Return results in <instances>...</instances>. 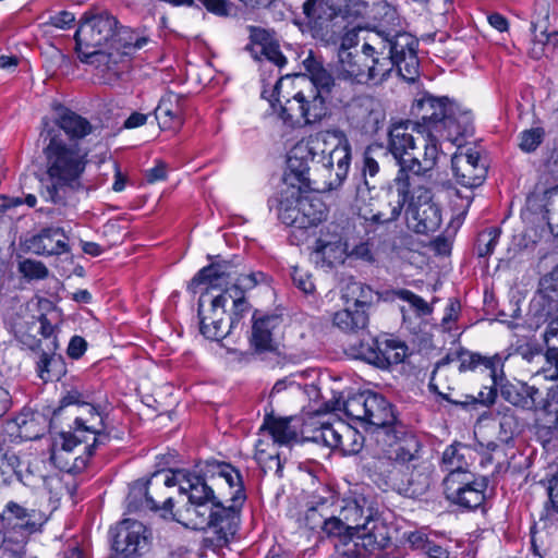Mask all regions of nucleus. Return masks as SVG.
Returning a JSON list of instances; mask_svg holds the SVG:
<instances>
[{"mask_svg":"<svg viewBox=\"0 0 558 558\" xmlns=\"http://www.w3.org/2000/svg\"><path fill=\"white\" fill-rule=\"evenodd\" d=\"M451 166L457 182L465 187H477L486 179L487 168L481 162V156L476 149L458 148L451 158Z\"/></svg>","mask_w":558,"mask_h":558,"instance_id":"18","label":"nucleus"},{"mask_svg":"<svg viewBox=\"0 0 558 558\" xmlns=\"http://www.w3.org/2000/svg\"><path fill=\"white\" fill-rule=\"evenodd\" d=\"M429 463L421 457V444L413 436L393 442L387 454L374 462L375 472L392 486L428 485Z\"/></svg>","mask_w":558,"mask_h":558,"instance_id":"8","label":"nucleus"},{"mask_svg":"<svg viewBox=\"0 0 558 558\" xmlns=\"http://www.w3.org/2000/svg\"><path fill=\"white\" fill-rule=\"evenodd\" d=\"M373 512V508L364 496L354 495L341 500L338 515L355 531L367 518H371Z\"/></svg>","mask_w":558,"mask_h":558,"instance_id":"33","label":"nucleus"},{"mask_svg":"<svg viewBox=\"0 0 558 558\" xmlns=\"http://www.w3.org/2000/svg\"><path fill=\"white\" fill-rule=\"evenodd\" d=\"M351 145L339 130L320 131L299 142L288 157L286 180L299 190L319 193L339 189L348 177Z\"/></svg>","mask_w":558,"mask_h":558,"instance_id":"2","label":"nucleus"},{"mask_svg":"<svg viewBox=\"0 0 558 558\" xmlns=\"http://www.w3.org/2000/svg\"><path fill=\"white\" fill-rule=\"evenodd\" d=\"M235 275L230 263L217 262L202 268L189 284V290L196 293V289L201 284H208L211 288H219L229 283V279Z\"/></svg>","mask_w":558,"mask_h":558,"instance_id":"30","label":"nucleus"},{"mask_svg":"<svg viewBox=\"0 0 558 558\" xmlns=\"http://www.w3.org/2000/svg\"><path fill=\"white\" fill-rule=\"evenodd\" d=\"M313 256L316 264L332 267L344 262L348 256L347 245L338 234L319 236L315 242Z\"/></svg>","mask_w":558,"mask_h":558,"instance_id":"29","label":"nucleus"},{"mask_svg":"<svg viewBox=\"0 0 558 558\" xmlns=\"http://www.w3.org/2000/svg\"><path fill=\"white\" fill-rule=\"evenodd\" d=\"M340 424L344 423L341 421L331 423L325 416H316L304 424L303 433L306 434L307 439L313 442L337 449L339 447V439L341 438Z\"/></svg>","mask_w":558,"mask_h":558,"instance_id":"26","label":"nucleus"},{"mask_svg":"<svg viewBox=\"0 0 558 558\" xmlns=\"http://www.w3.org/2000/svg\"><path fill=\"white\" fill-rule=\"evenodd\" d=\"M365 412L364 423L376 427L387 426L395 421L391 405L384 397L377 393L368 392Z\"/></svg>","mask_w":558,"mask_h":558,"instance_id":"35","label":"nucleus"},{"mask_svg":"<svg viewBox=\"0 0 558 558\" xmlns=\"http://www.w3.org/2000/svg\"><path fill=\"white\" fill-rule=\"evenodd\" d=\"M356 7V10L353 13H350V17L341 25H329V28L333 34L344 31V34L341 37V44L339 50H347L350 51L351 48L355 47L359 43V32L362 29V26L360 23H354V20L356 15L362 14L360 8H364L363 2H356L354 4Z\"/></svg>","mask_w":558,"mask_h":558,"instance_id":"42","label":"nucleus"},{"mask_svg":"<svg viewBox=\"0 0 558 558\" xmlns=\"http://www.w3.org/2000/svg\"><path fill=\"white\" fill-rule=\"evenodd\" d=\"M418 194L412 198L405 209V221L410 230L427 234L438 230L441 225L439 207L432 202L427 189H418Z\"/></svg>","mask_w":558,"mask_h":558,"instance_id":"13","label":"nucleus"},{"mask_svg":"<svg viewBox=\"0 0 558 558\" xmlns=\"http://www.w3.org/2000/svg\"><path fill=\"white\" fill-rule=\"evenodd\" d=\"M307 74L277 81L268 98L278 117L291 126L312 124L327 116V99L335 86L332 75L313 57L303 61Z\"/></svg>","mask_w":558,"mask_h":558,"instance_id":"4","label":"nucleus"},{"mask_svg":"<svg viewBox=\"0 0 558 558\" xmlns=\"http://www.w3.org/2000/svg\"><path fill=\"white\" fill-rule=\"evenodd\" d=\"M68 235L63 228L47 227L25 241L26 248L41 256L61 255L70 252Z\"/></svg>","mask_w":558,"mask_h":558,"instance_id":"22","label":"nucleus"},{"mask_svg":"<svg viewBox=\"0 0 558 558\" xmlns=\"http://www.w3.org/2000/svg\"><path fill=\"white\" fill-rule=\"evenodd\" d=\"M146 529L143 523L126 519L117 526V533L113 538V549L121 555L117 558H130L138 555L146 546Z\"/></svg>","mask_w":558,"mask_h":558,"instance_id":"19","label":"nucleus"},{"mask_svg":"<svg viewBox=\"0 0 558 558\" xmlns=\"http://www.w3.org/2000/svg\"><path fill=\"white\" fill-rule=\"evenodd\" d=\"M278 217L282 223L298 229H305L303 215L301 214V197L287 198L280 202Z\"/></svg>","mask_w":558,"mask_h":558,"instance_id":"45","label":"nucleus"},{"mask_svg":"<svg viewBox=\"0 0 558 558\" xmlns=\"http://www.w3.org/2000/svg\"><path fill=\"white\" fill-rule=\"evenodd\" d=\"M461 305L460 302L451 299L445 310V315L441 319V327L446 331H450L452 329L453 324L458 320L460 314Z\"/></svg>","mask_w":558,"mask_h":558,"instance_id":"61","label":"nucleus"},{"mask_svg":"<svg viewBox=\"0 0 558 558\" xmlns=\"http://www.w3.org/2000/svg\"><path fill=\"white\" fill-rule=\"evenodd\" d=\"M543 312H545V322H548L547 328L544 332V339L548 342L550 338L558 335V315H556L558 311L555 305L543 304Z\"/></svg>","mask_w":558,"mask_h":558,"instance_id":"59","label":"nucleus"},{"mask_svg":"<svg viewBox=\"0 0 558 558\" xmlns=\"http://www.w3.org/2000/svg\"><path fill=\"white\" fill-rule=\"evenodd\" d=\"M441 377V372L436 369L429 380L428 387L429 390L440 396L444 400L453 403V404H461V405H469L474 403H481L483 405H490L494 403L497 391H495L494 388H487L486 391H481L478 393V398L472 397V396H464V399H453L451 397L452 388L450 386L441 387L439 385V380Z\"/></svg>","mask_w":558,"mask_h":558,"instance_id":"34","label":"nucleus"},{"mask_svg":"<svg viewBox=\"0 0 558 558\" xmlns=\"http://www.w3.org/2000/svg\"><path fill=\"white\" fill-rule=\"evenodd\" d=\"M453 102L454 101L447 97L437 98L432 95H425L422 98L415 99L411 107V113L415 116L418 121H404L399 124H410L411 129L417 128L435 134V125L442 121Z\"/></svg>","mask_w":558,"mask_h":558,"instance_id":"16","label":"nucleus"},{"mask_svg":"<svg viewBox=\"0 0 558 558\" xmlns=\"http://www.w3.org/2000/svg\"><path fill=\"white\" fill-rule=\"evenodd\" d=\"M291 418L267 416L264 421L262 430H267L271 436L274 444L279 446H291L298 439V433L290 425Z\"/></svg>","mask_w":558,"mask_h":558,"instance_id":"37","label":"nucleus"},{"mask_svg":"<svg viewBox=\"0 0 558 558\" xmlns=\"http://www.w3.org/2000/svg\"><path fill=\"white\" fill-rule=\"evenodd\" d=\"M436 137L447 140L461 148L464 137L473 134V116L470 109L461 104H451L450 110L436 125Z\"/></svg>","mask_w":558,"mask_h":558,"instance_id":"14","label":"nucleus"},{"mask_svg":"<svg viewBox=\"0 0 558 558\" xmlns=\"http://www.w3.org/2000/svg\"><path fill=\"white\" fill-rule=\"evenodd\" d=\"M471 454L469 447L458 444L449 446L442 453L441 465L448 472V475L453 473H470L468 471L466 457Z\"/></svg>","mask_w":558,"mask_h":558,"instance_id":"40","label":"nucleus"},{"mask_svg":"<svg viewBox=\"0 0 558 558\" xmlns=\"http://www.w3.org/2000/svg\"><path fill=\"white\" fill-rule=\"evenodd\" d=\"M69 405H77L80 413L74 420L73 430L61 434L60 447L63 451L70 452L80 444L87 442L92 439L93 442L84 447L86 457L75 458V461H80L75 466L83 468L88 458L93 454V449L98 445L105 444V440L108 438V436L104 434V410H100L92 403L90 393L81 391L77 388H72L66 391L60 400L59 410Z\"/></svg>","mask_w":558,"mask_h":558,"instance_id":"7","label":"nucleus"},{"mask_svg":"<svg viewBox=\"0 0 558 558\" xmlns=\"http://www.w3.org/2000/svg\"><path fill=\"white\" fill-rule=\"evenodd\" d=\"M417 41L407 33L392 38L381 33H372L363 44L361 54L339 50L338 73L345 80L356 83L383 82L396 68L409 82L418 75Z\"/></svg>","mask_w":558,"mask_h":558,"instance_id":"3","label":"nucleus"},{"mask_svg":"<svg viewBox=\"0 0 558 558\" xmlns=\"http://www.w3.org/2000/svg\"><path fill=\"white\" fill-rule=\"evenodd\" d=\"M303 11L310 22L320 29H328L329 25L341 26L351 13L345 0H307Z\"/></svg>","mask_w":558,"mask_h":558,"instance_id":"17","label":"nucleus"},{"mask_svg":"<svg viewBox=\"0 0 558 558\" xmlns=\"http://www.w3.org/2000/svg\"><path fill=\"white\" fill-rule=\"evenodd\" d=\"M38 531L36 522L16 523L5 532L0 531V558H23L28 536Z\"/></svg>","mask_w":558,"mask_h":558,"instance_id":"24","label":"nucleus"},{"mask_svg":"<svg viewBox=\"0 0 558 558\" xmlns=\"http://www.w3.org/2000/svg\"><path fill=\"white\" fill-rule=\"evenodd\" d=\"M405 354L404 343L395 339L363 340L359 349V357L380 368L402 362Z\"/></svg>","mask_w":558,"mask_h":558,"instance_id":"15","label":"nucleus"},{"mask_svg":"<svg viewBox=\"0 0 558 558\" xmlns=\"http://www.w3.org/2000/svg\"><path fill=\"white\" fill-rule=\"evenodd\" d=\"M279 323L277 316L255 319L252 327L251 344L257 352H278L280 343L275 336V330Z\"/></svg>","mask_w":558,"mask_h":558,"instance_id":"27","label":"nucleus"},{"mask_svg":"<svg viewBox=\"0 0 558 558\" xmlns=\"http://www.w3.org/2000/svg\"><path fill=\"white\" fill-rule=\"evenodd\" d=\"M544 209L550 232L558 236V186L546 192Z\"/></svg>","mask_w":558,"mask_h":558,"instance_id":"51","label":"nucleus"},{"mask_svg":"<svg viewBox=\"0 0 558 558\" xmlns=\"http://www.w3.org/2000/svg\"><path fill=\"white\" fill-rule=\"evenodd\" d=\"M194 3H201L209 12L220 16H227L231 10V3L228 0H194Z\"/></svg>","mask_w":558,"mask_h":558,"instance_id":"63","label":"nucleus"},{"mask_svg":"<svg viewBox=\"0 0 558 558\" xmlns=\"http://www.w3.org/2000/svg\"><path fill=\"white\" fill-rule=\"evenodd\" d=\"M342 299L347 306L366 311L373 302L374 291L363 282L350 280L342 289Z\"/></svg>","mask_w":558,"mask_h":558,"instance_id":"38","label":"nucleus"},{"mask_svg":"<svg viewBox=\"0 0 558 558\" xmlns=\"http://www.w3.org/2000/svg\"><path fill=\"white\" fill-rule=\"evenodd\" d=\"M248 32L250 44L247 45V50L256 59L264 57L278 68H282L286 64V57L282 54L274 33L257 26H250Z\"/></svg>","mask_w":558,"mask_h":558,"instance_id":"23","label":"nucleus"},{"mask_svg":"<svg viewBox=\"0 0 558 558\" xmlns=\"http://www.w3.org/2000/svg\"><path fill=\"white\" fill-rule=\"evenodd\" d=\"M178 493L180 496H186L187 502H196L214 498L217 496L206 480L186 470H177Z\"/></svg>","mask_w":558,"mask_h":558,"instance_id":"28","label":"nucleus"},{"mask_svg":"<svg viewBox=\"0 0 558 558\" xmlns=\"http://www.w3.org/2000/svg\"><path fill=\"white\" fill-rule=\"evenodd\" d=\"M57 125L71 144L53 136L45 147L46 174L41 196L59 209L72 208L77 203L76 192L82 187L81 178L88 163L89 150L77 143L96 131L86 118L71 110L62 111Z\"/></svg>","mask_w":558,"mask_h":558,"instance_id":"1","label":"nucleus"},{"mask_svg":"<svg viewBox=\"0 0 558 558\" xmlns=\"http://www.w3.org/2000/svg\"><path fill=\"white\" fill-rule=\"evenodd\" d=\"M393 294L399 300L407 302L410 310H412L418 317L427 316L433 313V306L428 304L423 298L410 290L398 289L393 292Z\"/></svg>","mask_w":558,"mask_h":558,"instance_id":"49","label":"nucleus"},{"mask_svg":"<svg viewBox=\"0 0 558 558\" xmlns=\"http://www.w3.org/2000/svg\"><path fill=\"white\" fill-rule=\"evenodd\" d=\"M209 472L223 478L233 489L230 505H225L219 496L196 502H186L179 507L173 518L181 524L193 530L213 529L218 539L228 542L235 534L238 527V512L246 496L242 476L232 465L223 462L208 463Z\"/></svg>","mask_w":558,"mask_h":558,"instance_id":"5","label":"nucleus"},{"mask_svg":"<svg viewBox=\"0 0 558 558\" xmlns=\"http://www.w3.org/2000/svg\"><path fill=\"white\" fill-rule=\"evenodd\" d=\"M349 114L353 122L363 129L374 128L383 119L379 104L368 96L354 99L349 105Z\"/></svg>","mask_w":558,"mask_h":558,"instance_id":"32","label":"nucleus"},{"mask_svg":"<svg viewBox=\"0 0 558 558\" xmlns=\"http://www.w3.org/2000/svg\"><path fill=\"white\" fill-rule=\"evenodd\" d=\"M38 376L44 381L59 380L66 372L61 355L43 353L37 362Z\"/></svg>","mask_w":558,"mask_h":558,"instance_id":"43","label":"nucleus"},{"mask_svg":"<svg viewBox=\"0 0 558 558\" xmlns=\"http://www.w3.org/2000/svg\"><path fill=\"white\" fill-rule=\"evenodd\" d=\"M19 271L29 280H40L48 277L49 270L43 262L25 259L20 263Z\"/></svg>","mask_w":558,"mask_h":558,"instance_id":"57","label":"nucleus"},{"mask_svg":"<svg viewBox=\"0 0 558 558\" xmlns=\"http://www.w3.org/2000/svg\"><path fill=\"white\" fill-rule=\"evenodd\" d=\"M183 101L181 95L174 93L166 94L155 109V117L161 130L177 132L184 122Z\"/></svg>","mask_w":558,"mask_h":558,"instance_id":"25","label":"nucleus"},{"mask_svg":"<svg viewBox=\"0 0 558 558\" xmlns=\"http://www.w3.org/2000/svg\"><path fill=\"white\" fill-rule=\"evenodd\" d=\"M390 529L379 517L371 514L355 531L353 544L345 548L343 556L348 558L365 557L388 546Z\"/></svg>","mask_w":558,"mask_h":558,"instance_id":"12","label":"nucleus"},{"mask_svg":"<svg viewBox=\"0 0 558 558\" xmlns=\"http://www.w3.org/2000/svg\"><path fill=\"white\" fill-rule=\"evenodd\" d=\"M393 184L396 191H390L383 198L372 197L367 182L364 186L357 187L353 208L364 221L367 233L395 222L401 216L412 187L405 183L402 185L401 181L396 178Z\"/></svg>","mask_w":558,"mask_h":558,"instance_id":"10","label":"nucleus"},{"mask_svg":"<svg viewBox=\"0 0 558 558\" xmlns=\"http://www.w3.org/2000/svg\"><path fill=\"white\" fill-rule=\"evenodd\" d=\"M263 441H258V444L256 445L255 459L257 463L262 466L264 471L275 469L276 473L281 472L282 463L279 453L267 452L266 449L263 448Z\"/></svg>","mask_w":558,"mask_h":558,"instance_id":"52","label":"nucleus"},{"mask_svg":"<svg viewBox=\"0 0 558 558\" xmlns=\"http://www.w3.org/2000/svg\"><path fill=\"white\" fill-rule=\"evenodd\" d=\"M13 424L17 428L16 436L22 440L37 439L44 433V427L41 426L38 417L33 413H20L13 420Z\"/></svg>","mask_w":558,"mask_h":558,"instance_id":"44","label":"nucleus"},{"mask_svg":"<svg viewBox=\"0 0 558 558\" xmlns=\"http://www.w3.org/2000/svg\"><path fill=\"white\" fill-rule=\"evenodd\" d=\"M148 43V38L140 36L134 31L128 27H118L112 43V48L116 50L122 49L124 54L130 53L132 50L141 49Z\"/></svg>","mask_w":558,"mask_h":558,"instance_id":"46","label":"nucleus"},{"mask_svg":"<svg viewBox=\"0 0 558 558\" xmlns=\"http://www.w3.org/2000/svg\"><path fill=\"white\" fill-rule=\"evenodd\" d=\"M545 131L543 128H532L520 133L519 147L525 151H534L543 142Z\"/></svg>","mask_w":558,"mask_h":558,"instance_id":"56","label":"nucleus"},{"mask_svg":"<svg viewBox=\"0 0 558 558\" xmlns=\"http://www.w3.org/2000/svg\"><path fill=\"white\" fill-rule=\"evenodd\" d=\"M148 496V485L147 481L142 482L137 481L135 482L131 488L128 496V507L131 510H147L146 506L144 505L145 499H147Z\"/></svg>","mask_w":558,"mask_h":558,"instance_id":"55","label":"nucleus"},{"mask_svg":"<svg viewBox=\"0 0 558 558\" xmlns=\"http://www.w3.org/2000/svg\"><path fill=\"white\" fill-rule=\"evenodd\" d=\"M368 323V315L365 310L347 306L333 315V324L345 332H354L364 329Z\"/></svg>","mask_w":558,"mask_h":558,"instance_id":"41","label":"nucleus"},{"mask_svg":"<svg viewBox=\"0 0 558 558\" xmlns=\"http://www.w3.org/2000/svg\"><path fill=\"white\" fill-rule=\"evenodd\" d=\"M117 26V19L107 11L86 12L74 36L80 60L111 70L112 53L104 48L107 45L112 48Z\"/></svg>","mask_w":558,"mask_h":558,"instance_id":"9","label":"nucleus"},{"mask_svg":"<svg viewBox=\"0 0 558 558\" xmlns=\"http://www.w3.org/2000/svg\"><path fill=\"white\" fill-rule=\"evenodd\" d=\"M301 197V214L305 229L317 226L326 220L328 209L325 203L317 195L300 194Z\"/></svg>","mask_w":558,"mask_h":558,"instance_id":"39","label":"nucleus"},{"mask_svg":"<svg viewBox=\"0 0 558 558\" xmlns=\"http://www.w3.org/2000/svg\"><path fill=\"white\" fill-rule=\"evenodd\" d=\"M219 295H226L223 300V308L229 301L232 302L234 310V316L232 318L234 319L235 324L242 313H244L248 307L242 290L238 288H226Z\"/></svg>","mask_w":558,"mask_h":558,"instance_id":"53","label":"nucleus"},{"mask_svg":"<svg viewBox=\"0 0 558 558\" xmlns=\"http://www.w3.org/2000/svg\"><path fill=\"white\" fill-rule=\"evenodd\" d=\"M368 392H361L349 397L343 404V411L348 417L364 423L366 416Z\"/></svg>","mask_w":558,"mask_h":558,"instance_id":"50","label":"nucleus"},{"mask_svg":"<svg viewBox=\"0 0 558 558\" xmlns=\"http://www.w3.org/2000/svg\"><path fill=\"white\" fill-rule=\"evenodd\" d=\"M487 484L478 481L470 473H453L444 480V493L448 501L466 509L473 510L482 506L485 500Z\"/></svg>","mask_w":558,"mask_h":558,"instance_id":"11","label":"nucleus"},{"mask_svg":"<svg viewBox=\"0 0 558 558\" xmlns=\"http://www.w3.org/2000/svg\"><path fill=\"white\" fill-rule=\"evenodd\" d=\"M500 236L498 228H489L480 233L477 239V254L481 257L493 254Z\"/></svg>","mask_w":558,"mask_h":558,"instance_id":"54","label":"nucleus"},{"mask_svg":"<svg viewBox=\"0 0 558 558\" xmlns=\"http://www.w3.org/2000/svg\"><path fill=\"white\" fill-rule=\"evenodd\" d=\"M341 438L339 439V447L343 454L357 453L363 447V436L353 427L347 424H340Z\"/></svg>","mask_w":558,"mask_h":558,"instance_id":"48","label":"nucleus"},{"mask_svg":"<svg viewBox=\"0 0 558 558\" xmlns=\"http://www.w3.org/2000/svg\"><path fill=\"white\" fill-rule=\"evenodd\" d=\"M538 303L547 302V305H555L558 311V265L539 280Z\"/></svg>","mask_w":558,"mask_h":558,"instance_id":"47","label":"nucleus"},{"mask_svg":"<svg viewBox=\"0 0 558 558\" xmlns=\"http://www.w3.org/2000/svg\"><path fill=\"white\" fill-rule=\"evenodd\" d=\"M148 496L145 499L144 505L147 510H167L172 511L174 506V498L172 492L178 486L177 484V471L170 474H162L156 472L147 481Z\"/></svg>","mask_w":558,"mask_h":558,"instance_id":"20","label":"nucleus"},{"mask_svg":"<svg viewBox=\"0 0 558 558\" xmlns=\"http://www.w3.org/2000/svg\"><path fill=\"white\" fill-rule=\"evenodd\" d=\"M500 395L509 403L522 409H541L543 403V399L538 400L539 390L524 383L500 385Z\"/></svg>","mask_w":558,"mask_h":558,"instance_id":"31","label":"nucleus"},{"mask_svg":"<svg viewBox=\"0 0 558 558\" xmlns=\"http://www.w3.org/2000/svg\"><path fill=\"white\" fill-rule=\"evenodd\" d=\"M500 414L499 425L506 435H513L519 428V422L511 409H506Z\"/></svg>","mask_w":558,"mask_h":558,"instance_id":"64","label":"nucleus"},{"mask_svg":"<svg viewBox=\"0 0 558 558\" xmlns=\"http://www.w3.org/2000/svg\"><path fill=\"white\" fill-rule=\"evenodd\" d=\"M226 295H216L208 310L202 308V300H199L198 315L201 318V332L210 340L219 341L223 339L234 325L231 318L230 324L225 322L226 310L223 308V300Z\"/></svg>","mask_w":558,"mask_h":558,"instance_id":"21","label":"nucleus"},{"mask_svg":"<svg viewBox=\"0 0 558 558\" xmlns=\"http://www.w3.org/2000/svg\"><path fill=\"white\" fill-rule=\"evenodd\" d=\"M405 542L412 550H417L424 554L430 537L424 530H416L403 534Z\"/></svg>","mask_w":558,"mask_h":558,"instance_id":"58","label":"nucleus"},{"mask_svg":"<svg viewBox=\"0 0 558 558\" xmlns=\"http://www.w3.org/2000/svg\"><path fill=\"white\" fill-rule=\"evenodd\" d=\"M387 147L399 167L396 179L411 187L416 177L436 167L440 153L435 134L417 128L411 129L410 124H393L388 134Z\"/></svg>","mask_w":558,"mask_h":558,"instance_id":"6","label":"nucleus"},{"mask_svg":"<svg viewBox=\"0 0 558 558\" xmlns=\"http://www.w3.org/2000/svg\"><path fill=\"white\" fill-rule=\"evenodd\" d=\"M292 280L294 284L306 294H311L315 290V284L312 281L311 275L298 267L293 268Z\"/></svg>","mask_w":558,"mask_h":558,"instance_id":"62","label":"nucleus"},{"mask_svg":"<svg viewBox=\"0 0 558 558\" xmlns=\"http://www.w3.org/2000/svg\"><path fill=\"white\" fill-rule=\"evenodd\" d=\"M323 532L328 537L337 539L335 547L342 556L345 548H350V544H353L354 531L339 515H330L324 524Z\"/></svg>","mask_w":558,"mask_h":558,"instance_id":"36","label":"nucleus"},{"mask_svg":"<svg viewBox=\"0 0 558 558\" xmlns=\"http://www.w3.org/2000/svg\"><path fill=\"white\" fill-rule=\"evenodd\" d=\"M324 504L320 506V509L317 507H311L307 509L305 513V524L311 530L320 529L323 531L324 524L328 518L325 517Z\"/></svg>","mask_w":558,"mask_h":558,"instance_id":"60","label":"nucleus"}]
</instances>
